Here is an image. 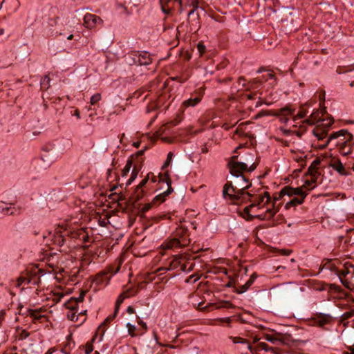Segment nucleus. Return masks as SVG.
Here are the masks:
<instances>
[{
    "instance_id": "obj_1",
    "label": "nucleus",
    "mask_w": 354,
    "mask_h": 354,
    "mask_svg": "<svg viewBox=\"0 0 354 354\" xmlns=\"http://www.w3.org/2000/svg\"><path fill=\"white\" fill-rule=\"evenodd\" d=\"M319 101V109L311 113V126L315 123L318 124L312 131L315 138V140L311 143V148L324 149L329 143L335 147H341L346 142H352L353 136L346 129H341L338 131L331 133L326 138L327 133L334 122L333 118L330 116L327 118H323L326 113V108L324 106L325 102V91L321 90L316 92L313 97H311V104L313 101Z\"/></svg>"
},
{
    "instance_id": "obj_2",
    "label": "nucleus",
    "mask_w": 354,
    "mask_h": 354,
    "mask_svg": "<svg viewBox=\"0 0 354 354\" xmlns=\"http://www.w3.org/2000/svg\"><path fill=\"white\" fill-rule=\"evenodd\" d=\"M258 162H252L248 167L246 163H232L230 174L233 181H227L223 188V197L234 205H241L251 199L252 193L247 192L252 187L249 179L244 176V171L252 172L257 167Z\"/></svg>"
},
{
    "instance_id": "obj_3",
    "label": "nucleus",
    "mask_w": 354,
    "mask_h": 354,
    "mask_svg": "<svg viewBox=\"0 0 354 354\" xmlns=\"http://www.w3.org/2000/svg\"><path fill=\"white\" fill-rule=\"evenodd\" d=\"M318 271L311 269V276L317 275L324 269H327L334 272L339 278L340 282L345 288H350L354 278V265L349 262L342 263L337 260H326L325 263L314 266Z\"/></svg>"
},
{
    "instance_id": "obj_4",
    "label": "nucleus",
    "mask_w": 354,
    "mask_h": 354,
    "mask_svg": "<svg viewBox=\"0 0 354 354\" xmlns=\"http://www.w3.org/2000/svg\"><path fill=\"white\" fill-rule=\"evenodd\" d=\"M203 9L198 6V1H195L192 3H189V6L186 5L185 6H182L178 8V12L180 14H182L183 12H186V16L187 17V24L190 26H194V28H200V14L198 10Z\"/></svg>"
},
{
    "instance_id": "obj_5",
    "label": "nucleus",
    "mask_w": 354,
    "mask_h": 354,
    "mask_svg": "<svg viewBox=\"0 0 354 354\" xmlns=\"http://www.w3.org/2000/svg\"><path fill=\"white\" fill-rule=\"evenodd\" d=\"M257 294L259 298L263 300H266L271 297L276 300H279L288 296V290L285 286L278 285L270 288L269 292H267L266 290H260L257 292Z\"/></svg>"
},
{
    "instance_id": "obj_6",
    "label": "nucleus",
    "mask_w": 354,
    "mask_h": 354,
    "mask_svg": "<svg viewBox=\"0 0 354 354\" xmlns=\"http://www.w3.org/2000/svg\"><path fill=\"white\" fill-rule=\"evenodd\" d=\"M234 344H242L246 346V349L250 351L252 354L257 350H264L265 351H271L273 353L279 354V348L277 347H272L268 346L265 342H259L257 344V347L254 348L248 339H243L241 337H230Z\"/></svg>"
},
{
    "instance_id": "obj_7",
    "label": "nucleus",
    "mask_w": 354,
    "mask_h": 354,
    "mask_svg": "<svg viewBox=\"0 0 354 354\" xmlns=\"http://www.w3.org/2000/svg\"><path fill=\"white\" fill-rule=\"evenodd\" d=\"M254 207L252 205H249L244 207L241 215L248 221H252L254 218H259L260 220H269L271 219L276 214L277 211L269 209H267L264 214L252 215L250 214L252 209Z\"/></svg>"
},
{
    "instance_id": "obj_8",
    "label": "nucleus",
    "mask_w": 354,
    "mask_h": 354,
    "mask_svg": "<svg viewBox=\"0 0 354 354\" xmlns=\"http://www.w3.org/2000/svg\"><path fill=\"white\" fill-rule=\"evenodd\" d=\"M120 269V266H109L104 270L97 274L93 281L98 286L106 285L109 283L111 277L116 274Z\"/></svg>"
},
{
    "instance_id": "obj_9",
    "label": "nucleus",
    "mask_w": 354,
    "mask_h": 354,
    "mask_svg": "<svg viewBox=\"0 0 354 354\" xmlns=\"http://www.w3.org/2000/svg\"><path fill=\"white\" fill-rule=\"evenodd\" d=\"M150 174H148L144 179L136 186L133 192L129 198V203L135 205L136 203L141 200L145 195L146 192L143 189L150 179Z\"/></svg>"
},
{
    "instance_id": "obj_10",
    "label": "nucleus",
    "mask_w": 354,
    "mask_h": 354,
    "mask_svg": "<svg viewBox=\"0 0 354 354\" xmlns=\"http://www.w3.org/2000/svg\"><path fill=\"white\" fill-rule=\"evenodd\" d=\"M324 167L321 159L318 157L311 162V185L317 182H322ZM313 189V187L311 186V190Z\"/></svg>"
},
{
    "instance_id": "obj_11",
    "label": "nucleus",
    "mask_w": 354,
    "mask_h": 354,
    "mask_svg": "<svg viewBox=\"0 0 354 354\" xmlns=\"http://www.w3.org/2000/svg\"><path fill=\"white\" fill-rule=\"evenodd\" d=\"M332 321V317L329 314L316 313L311 317V326H318L324 328L325 325L330 324Z\"/></svg>"
},
{
    "instance_id": "obj_12",
    "label": "nucleus",
    "mask_w": 354,
    "mask_h": 354,
    "mask_svg": "<svg viewBox=\"0 0 354 354\" xmlns=\"http://www.w3.org/2000/svg\"><path fill=\"white\" fill-rule=\"evenodd\" d=\"M288 195V196H293L303 198L306 196V194L303 191L302 187H292L290 186H286L279 192V197L281 196Z\"/></svg>"
},
{
    "instance_id": "obj_13",
    "label": "nucleus",
    "mask_w": 354,
    "mask_h": 354,
    "mask_svg": "<svg viewBox=\"0 0 354 354\" xmlns=\"http://www.w3.org/2000/svg\"><path fill=\"white\" fill-rule=\"evenodd\" d=\"M115 8L119 13L130 15L134 7L132 6L131 0H116Z\"/></svg>"
},
{
    "instance_id": "obj_14",
    "label": "nucleus",
    "mask_w": 354,
    "mask_h": 354,
    "mask_svg": "<svg viewBox=\"0 0 354 354\" xmlns=\"http://www.w3.org/2000/svg\"><path fill=\"white\" fill-rule=\"evenodd\" d=\"M52 151L53 149L47 150L46 148H42V153L39 158V160L43 162V165L41 166L44 169L49 167L55 160V151Z\"/></svg>"
},
{
    "instance_id": "obj_15",
    "label": "nucleus",
    "mask_w": 354,
    "mask_h": 354,
    "mask_svg": "<svg viewBox=\"0 0 354 354\" xmlns=\"http://www.w3.org/2000/svg\"><path fill=\"white\" fill-rule=\"evenodd\" d=\"M102 19L95 15L86 13L84 17V24L88 29H92L97 24H102Z\"/></svg>"
},
{
    "instance_id": "obj_16",
    "label": "nucleus",
    "mask_w": 354,
    "mask_h": 354,
    "mask_svg": "<svg viewBox=\"0 0 354 354\" xmlns=\"http://www.w3.org/2000/svg\"><path fill=\"white\" fill-rule=\"evenodd\" d=\"M67 240V236L64 235V227L59 226V227L55 230L53 236V243L59 247H62L66 243Z\"/></svg>"
},
{
    "instance_id": "obj_17",
    "label": "nucleus",
    "mask_w": 354,
    "mask_h": 354,
    "mask_svg": "<svg viewBox=\"0 0 354 354\" xmlns=\"http://www.w3.org/2000/svg\"><path fill=\"white\" fill-rule=\"evenodd\" d=\"M202 97H203L202 93L192 94L190 98H189L187 100H185L182 103L180 109L181 110L182 113L184 112V110L185 109H187L188 107H194L198 104H199L202 100Z\"/></svg>"
},
{
    "instance_id": "obj_18",
    "label": "nucleus",
    "mask_w": 354,
    "mask_h": 354,
    "mask_svg": "<svg viewBox=\"0 0 354 354\" xmlns=\"http://www.w3.org/2000/svg\"><path fill=\"white\" fill-rule=\"evenodd\" d=\"M269 79H274L275 80V75L272 73H268L266 75H263L261 78L254 79L249 82V88L257 89L259 91L261 88L262 84Z\"/></svg>"
},
{
    "instance_id": "obj_19",
    "label": "nucleus",
    "mask_w": 354,
    "mask_h": 354,
    "mask_svg": "<svg viewBox=\"0 0 354 354\" xmlns=\"http://www.w3.org/2000/svg\"><path fill=\"white\" fill-rule=\"evenodd\" d=\"M187 245V239H178L175 236L167 240L165 243V247L167 249L181 248Z\"/></svg>"
},
{
    "instance_id": "obj_20",
    "label": "nucleus",
    "mask_w": 354,
    "mask_h": 354,
    "mask_svg": "<svg viewBox=\"0 0 354 354\" xmlns=\"http://www.w3.org/2000/svg\"><path fill=\"white\" fill-rule=\"evenodd\" d=\"M84 228L74 229L70 227H64V235L67 236L68 239L81 241L82 233Z\"/></svg>"
},
{
    "instance_id": "obj_21",
    "label": "nucleus",
    "mask_w": 354,
    "mask_h": 354,
    "mask_svg": "<svg viewBox=\"0 0 354 354\" xmlns=\"http://www.w3.org/2000/svg\"><path fill=\"white\" fill-rule=\"evenodd\" d=\"M58 194L59 192H57L55 189H53L48 194H44V197L46 201V205L48 207H50V205L53 203L62 201V198Z\"/></svg>"
},
{
    "instance_id": "obj_22",
    "label": "nucleus",
    "mask_w": 354,
    "mask_h": 354,
    "mask_svg": "<svg viewBox=\"0 0 354 354\" xmlns=\"http://www.w3.org/2000/svg\"><path fill=\"white\" fill-rule=\"evenodd\" d=\"M295 110L291 109L288 106L280 109L274 115L279 116L281 122L286 123L288 120V115L293 116Z\"/></svg>"
},
{
    "instance_id": "obj_23",
    "label": "nucleus",
    "mask_w": 354,
    "mask_h": 354,
    "mask_svg": "<svg viewBox=\"0 0 354 354\" xmlns=\"http://www.w3.org/2000/svg\"><path fill=\"white\" fill-rule=\"evenodd\" d=\"M257 277V275L255 273L252 274L244 285L240 286L239 288L235 287L233 291L237 294H242L246 292L254 283Z\"/></svg>"
},
{
    "instance_id": "obj_24",
    "label": "nucleus",
    "mask_w": 354,
    "mask_h": 354,
    "mask_svg": "<svg viewBox=\"0 0 354 354\" xmlns=\"http://www.w3.org/2000/svg\"><path fill=\"white\" fill-rule=\"evenodd\" d=\"M173 192L174 189L172 188L171 186L169 185L166 191L158 194L153 198V199L151 201L152 203L156 205V203L160 204L163 203L166 200V197L171 194Z\"/></svg>"
},
{
    "instance_id": "obj_25",
    "label": "nucleus",
    "mask_w": 354,
    "mask_h": 354,
    "mask_svg": "<svg viewBox=\"0 0 354 354\" xmlns=\"http://www.w3.org/2000/svg\"><path fill=\"white\" fill-rule=\"evenodd\" d=\"M125 62L127 64L132 65H138V62L140 61V58L138 57V51H131L128 53V54L124 57Z\"/></svg>"
},
{
    "instance_id": "obj_26",
    "label": "nucleus",
    "mask_w": 354,
    "mask_h": 354,
    "mask_svg": "<svg viewBox=\"0 0 354 354\" xmlns=\"http://www.w3.org/2000/svg\"><path fill=\"white\" fill-rule=\"evenodd\" d=\"M279 336V345H286L288 346H292L295 343V340L292 336L289 334H283L278 333Z\"/></svg>"
},
{
    "instance_id": "obj_27",
    "label": "nucleus",
    "mask_w": 354,
    "mask_h": 354,
    "mask_svg": "<svg viewBox=\"0 0 354 354\" xmlns=\"http://www.w3.org/2000/svg\"><path fill=\"white\" fill-rule=\"evenodd\" d=\"M174 236L176 238H177L178 239H180V240H183V239H187V245L190 243V239L189 238L188 230L187 228L182 227H178L176 230Z\"/></svg>"
},
{
    "instance_id": "obj_28",
    "label": "nucleus",
    "mask_w": 354,
    "mask_h": 354,
    "mask_svg": "<svg viewBox=\"0 0 354 354\" xmlns=\"http://www.w3.org/2000/svg\"><path fill=\"white\" fill-rule=\"evenodd\" d=\"M330 165L342 176H348L349 174V173L346 171L344 165L339 160L331 162Z\"/></svg>"
},
{
    "instance_id": "obj_29",
    "label": "nucleus",
    "mask_w": 354,
    "mask_h": 354,
    "mask_svg": "<svg viewBox=\"0 0 354 354\" xmlns=\"http://www.w3.org/2000/svg\"><path fill=\"white\" fill-rule=\"evenodd\" d=\"M138 57L140 58V61L138 62V65H149L152 62V59L150 57V55L147 51L140 52L138 51Z\"/></svg>"
},
{
    "instance_id": "obj_30",
    "label": "nucleus",
    "mask_w": 354,
    "mask_h": 354,
    "mask_svg": "<svg viewBox=\"0 0 354 354\" xmlns=\"http://www.w3.org/2000/svg\"><path fill=\"white\" fill-rule=\"evenodd\" d=\"M354 146V140L352 142H346L344 145L339 147V153L342 156H347L352 152V147Z\"/></svg>"
},
{
    "instance_id": "obj_31",
    "label": "nucleus",
    "mask_w": 354,
    "mask_h": 354,
    "mask_svg": "<svg viewBox=\"0 0 354 354\" xmlns=\"http://www.w3.org/2000/svg\"><path fill=\"white\" fill-rule=\"evenodd\" d=\"M327 285L324 282L311 279V289L315 291H327Z\"/></svg>"
},
{
    "instance_id": "obj_32",
    "label": "nucleus",
    "mask_w": 354,
    "mask_h": 354,
    "mask_svg": "<svg viewBox=\"0 0 354 354\" xmlns=\"http://www.w3.org/2000/svg\"><path fill=\"white\" fill-rule=\"evenodd\" d=\"M27 313L29 315V316L32 319V322L34 323H36L37 322H40L41 319L45 318V316L40 315L39 311L37 310L28 308Z\"/></svg>"
},
{
    "instance_id": "obj_33",
    "label": "nucleus",
    "mask_w": 354,
    "mask_h": 354,
    "mask_svg": "<svg viewBox=\"0 0 354 354\" xmlns=\"http://www.w3.org/2000/svg\"><path fill=\"white\" fill-rule=\"evenodd\" d=\"M0 212L6 215H13L15 214V207L8 206V204L0 201Z\"/></svg>"
},
{
    "instance_id": "obj_34",
    "label": "nucleus",
    "mask_w": 354,
    "mask_h": 354,
    "mask_svg": "<svg viewBox=\"0 0 354 354\" xmlns=\"http://www.w3.org/2000/svg\"><path fill=\"white\" fill-rule=\"evenodd\" d=\"M263 200L264 196H261L260 195L252 194L251 199L247 200V202H251L252 206L255 207H259L263 203Z\"/></svg>"
},
{
    "instance_id": "obj_35",
    "label": "nucleus",
    "mask_w": 354,
    "mask_h": 354,
    "mask_svg": "<svg viewBox=\"0 0 354 354\" xmlns=\"http://www.w3.org/2000/svg\"><path fill=\"white\" fill-rule=\"evenodd\" d=\"M18 286H21L23 283H32L33 284H38V281H36L32 276H28V277H19L18 278Z\"/></svg>"
},
{
    "instance_id": "obj_36",
    "label": "nucleus",
    "mask_w": 354,
    "mask_h": 354,
    "mask_svg": "<svg viewBox=\"0 0 354 354\" xmlns=\"http://www.w3.org/2000/svg\"><path fill=\"white\" fill-rule=\"evenodd\" d=\"M158 183H166L167 185V188L169 186H171V180L170 178L169 173L167 171L164 174H158Z\"/></svg>"
},
{
    "instance_id": "obj_37",
    "label": "nucleus",
    "mask_w": 354,
    "mask_h": 354,
    "mask_svg": "<svg viewBox=\"0 0 354 354\" xmlns=\"http://www.w3.org/2000/svg\"><path fill=\"white\" fill-rule=\"evenodd\" d=\"M263 337L266 341L279 346L278 333H276L274 334H265Z\"/></svg>"
},
{
    "instance_id": "obj_38",
    "label": "nucleus",
    "mask_w": 354,
    "mask_h": 354,
    "mask_svg": "<svg viewBox=\"0 0 354 354\" xmlns=\"http://www.w3.org/2000/svg\"><path fill=\"white\" fill-rule=\"evenodd\" d=\"M97 336V332H95V335L93 336L91 339L85 345V353L91 354V353L93 351V343L96 339Z\"/></svg>"
},
{
    "instance_id": "obj_39",
    "label": "nucleus",
    "mask_w": 354,
    "mask_h": 354,
    "mask_svg": "<svg viewBox=\"0 0 354 354\" xmlns=\"http://www.w3.org/2000/svg\"><path fill=\"white\" fill-rule=\"evenodd\" d=\"M304 200V197L303 198L294 197L292 200H290L286 204L285 208L289 209L291 207L296 206L297 205H300L303 203Z\"/></svg>"
},
{
    "instance_id": "obj_40",
    "label": "nucleus",
    "mask_w": 354,
    "mask_h": 354,
    "mask_svg": "<svg viewBox=\"0 0 354 354\" xmlns=\"http://www.w3.org/2000/svg\"><path fill=\"white\" fill-rule=\"evenodd\" d=\"M127 297H129V295H126V292H122L118 296L115 305L114 310L115 311V313H118L121 304L123 303L124 300Z\"/></svg>"
},
{
    "instance_id": "obj_41",
    "label": "nucleus",
    "mask_w": 354,
    "mask_h": 354,
    "mask_svg": "<svg viewBox=\"0 0 354 354\" xmlns=\"http://www.w3.org/2000/svg\"><path fill=\"white\" fill-rule=\"evenodd\" d=\"M143 162H144V158H142L140 163H138V162L135 163L133 169L131 174V177H132L134 179L136 178L137 176L139 173V171L142 167Z\"/></svg>"
},
{
    "instance_id": "obj_42",
    "label": "nucleus",
    "mask_w": 354,
    "mask_h": 354,
    "mask_svg": "<svg viewBox=\"0 0 354 354\" xmlns=\"http://www.w3.org/2000/svg\"><path fill=\"white\" fill-rule=\"evenodd\" d=\"M148 149L147 147H145V149L137 151L135 154L131 156L129 158H132L133 162L136 161V162L140 163V160L142 158V156L145 154V151Z\"/></svg>"
},
{
    "instance_id": "obj_43",
    "label": "nucleus",
    "mask_w": 354,
    "mask_h": 354,
    "mask_svg": "<svg viewBox=\"0 0 354 354\" xmlns=\"http://www.w3.org/2000/svg\"><path fill=\"white\" fill-rule=\"evenodd\" d=\"M86 293V292L85 290H82L78 297H71L68 300V303H74L75 304H77L78 306V303L84 301Z\"/></svg>"
},
{
    "instance_id": "obj_44",
    "label": "nucleus",
    "mask_w": 354,
    "mask_h": 354,
    "mask_svg": "<svg viewBox=\"0 0 354 354\" xmlns=\"http://www.w3.org/2000/svg\"><path fill=\"white\" fill-rule=\"evenodd\" d=\"M46 273L45 270L41 268H39L38 267L35 268L31 271H30V274L33 277H36L37 275H39L37 280H35L36 281H39V277L40 276L44 275Z\"/></svg>"
},
{
    "instance_id": "obj_45",
    "label": "nucleus",
    "mask_w": 354,
    "mask_h": 354,
    "mask_svg": "<svg viewBox=\"0 0 354 354\" xmlns=\"http://www.w3.org/2000/svg\"><path fill=\"white\" fill-rule=\"evenodd\" d=\"M118 313H115V311L114 310V313L112 315H109L105 319L104 321L98 326L97 328V330L96 332H97L101 327H105L108 324H109L117 316Z\"/></svg>"
},
{
    "instance_id": "obj_46",
    "label": "nucleus",
    "mask_w": 354,
    "mask_h": 354,
    "mask_svg": "<svg viewBox=\"0 0 354 354\" xmlns=\"http://www.w3.org/2000/svg\"><path fill=\"white\" fill-rule=\"evenodd\" d=\"M50 79L48 75H45L41 80V89L46 91L50 87Z\"/></svg>"
},
{
    "instance_id": "obj_47",
    "label": "nucleus",
    "mask_w": 354,
    "mask_h": 354,
    "mask_svg": "<svg viewBox=\"0 0 354 354\" xmlns=\"http://www.w3.org/2000/svg\"><path fill=\"white\" fill-rule=\"evenodd\" d=\"M133 164L132 158H129L127 161V164L124 169L122 170V176H126L129 172L132 165Z\"/></svg>"
},
{
    "instance_id": "obj_48",
    "label": "nucleus",
    "mask_w": 354,
    "mask_h": 354,
    "mask_svg": "<svg viewBox=\"0 0 354 354\" xmlns=\"http://www.w3.org/2000/svg\"><path fill=\"white\" fill-rule=\"evenodd\" d=\"M154 204L151 203H147L144 205V207L140 209V212H139V216H140V218H145L146 216H145V213L147 212H148L151 207Z\"/></svg>"
},
{
    "instance_id": "obj_49",
    "label": "nucleus",
    "mask_w": 354,
    "mask_h": 354,
    "mask_svg": "<svg viewBox=\"0 0 354 354\" xmlns=\"http://www.w3.org/2000/svg\"><path fill=\"white\" fill-rule=\"evenodd\" d=\"M235 306L230 301H221L218 304L216 308H234Z\"/></svg>"
},
{
    "instance_id": "obj_50",
    "label": "nucleus",
    "mask_w": 354,
    "mask_h": 354,
    "mask_svg": "<svg viewBox=\"0 0 354 354\" xmlns=\"http://www.w3.org/2000/svg\"><path fill=\"white\" fill-rule=\"evenodd\" d=\"M182 120V117L180 114H178L176 118L174 120H171L170 122H167L165 126L166 127H170L171 126H176L178 125Z\"/></svg>"
},
{
    "instance_id": "obj_51",
    "label": "nucleus",
    "mask_w": 354,
    "mask_h": 354,
    "mask_svg": "<svg viewBox=\"0 0 354 354\" xmlns=\"http://www.w3.org/2000/svg\"><path fill=\"white\" fill-rule=\"evenodd\" d=\"M120 178L118 174H114L113 176L112 175V169H109L107 171V180L109 182H113L115 180H119Z\"/></svg>"
},
{
    "instance_id": "obj_52",
    "label": "nucleus",
    "mask_w": 354,
    "mask_h": 354,
    "mask_svg": "<svg viewBox=\"0 0 354 354\" xmlns=\"http://www.w3.org/2000/svg\"><path fill=\"white\" fill-rule=\"evenodd\" d=\"M102 99V96L100 93H95L91 96L90 99V103L91 105H95L99 101Z\"/></svg>"
},
{
    "instance_id": "obj_53",
    "label": "nucleus",
    "mask_w": 354,
    "mask_h": 354,
    "mask_svg": "<svg viewBox=\"0 0 354 354\" xmlns=\"http://www.w3.org/2000/svg\"><path fill=\"white\" fill-rule=\"evenodd\" d=\"M80 233H82L81 241L83 243H88L90 241V236L88 232L84 228L83 229V232H80Z\"/></svg>"
},
{
    "instance_id": "obj_54",
    "label": "nucleus",
    "mask_w": 354,
    "mask_h": 354,
    "mask_svg": "<svg viewBox=\"0 0 354 354\" xmlns=\"http://www.w3.org/2000/svg\"><path fill=\"white\" fill-rule=\"evenodd\" d=\"M173 153L172 152H169L168 154H167V159L165 160V162H164L163 165L162 166V169H166L167 167L169 166L171 160H172V158H173Z\"/></svg>"
},
{
    "instance_id": "obj_55",
    "label": "nucleus",
    "mask_w": 354,
    "mask_h": 354,
    "mask_svg": "<svg viewBox=\"0 0 354 354\" xmlns=\"http://www.w3.org/2000/svg\"><path fill=\"white\" fill-rule=\"evenodd\" d=\"M76 312L77 311H75L73 313H68L67 314L68 319L71 321L77 322L79 321L80 315H77Z\"/></svg>"
},
{
    "instance_id": "obj_56",
    "label": "nucleus",
    "mask_w": 354,
    "mask_h": 354,
    "mask_svg": "<svg viewBox=\"0 0 354 354\" xmlns=\"http://www.w3.org/2000/svg\"><path fill=\"white\" fill-rule=\"evenodd\" d=\"M353 315H354L353 310L345 312L341 316V321L344 322V321L347 320L348 319L351 318V317H353Z\"/></svg>"
},
{
    "instance_id": "obj_57",
    "label": "nucleus",
    "mask_w": 354,
    "mask_h": 354,
    "mask_svg": "<svg viewBox=\"0 0 354 354\" xmlns=\"http://www.w3.org/2000/svg\"><path fill=\"white\" fill-rule=\"evenodd\" d=\"M110 199L122 201L124 199V196L122 194H118L117 193H112L109 196Z\"/></svg>"
},
{
    "instance_id": "obj_58",
    "label": "nucleus",
    "mask_w": 354,
    "mask_h": 354,
    "mask_svg": "<svg viewBox=\"0 0 354 354\" xmlns=\"http://www.w3.org/2000/svg\"><path fill=\"white\" fill-rule=\"evenodd\" d=\"M127 328H128V333L130 336L134 337L135 335V330L136 329V326L130 323L127 324Z\"/></svg>"
},
{
    "instance_id": "obj_59",
    "label": "nucleus",
    "mask_w": 354,
    "mask_h": 354,
    "mask_svg": "<svg viewBox=\"0 0 354 354\" xmlns=\"http://www.w3.org/2000/svg\"><path fill=\"white\" fill-rule=\"evenodd\" d=\"M124 292H126V295H128L129 297L130 296L136 295L138 294V288L136 289L135 288L131 287V288H128Z\"/></svg>"
},
{
    "instance_id": "obj_60",
    "label": "nucleus",
    "mask_w": 354,
    "mask_h": 354,
    "mask_svg": "<svg viewBox=\"0 0 354 354\" xmlns=\"http://www.w3.org/2000/svg\"><path fill=\"white\" fill-rule=\"evenodd\" d=\"M165 215H158V216H151L149 219V221H152L150 223V225H151V224H152V223H158L160 221L165 219Z\"/></svg>"
},
{
    "instance_id": "obj_61",
    "label": "nucleus",
    "mask_w": 354,
    "mask_h": 354,
    "mask_svg": "<svg viewBox=\"0 0 354 354\" xmlns=\"http://www.w3.org/2000/svg\"><path fill=\"white\" fill-rule=\"evenodd\" d=\"M66 308L73 310V311H77L78 306L77 304H75L74 303L69 304L68 301L65 304Z\"/></svg>"
},
{
    "instance_id": "obj_62",
    "label": "nucleus",
    "mask_w": 354,
    "mask_h": 354,
    "mask_svg": "<svg viewBox=\"0 0 354 354\" xmlns=\"http://www.w3.org/2000/svg\"><path fill=\"white\" fill-rule=\"evenodd\" d=\"M142 354H153V348L148 345L144 346L142 348Z\"/></svg>"
},
{
    "instance_id": "obj_63",
    "label": "nucleus",
    "mask_w": 354,
    "mask_h": 354,
    "mask_svg": "<svg viewBox=\"0 0 354 354\" xmlns=\"http://www.w3.org/2000/svg\"><path fill=\"white\" fill-rule=\"evenodd\" d=\"M205 46L203 44V43L202 42H199L198 44H197V49L200 53L201 55H203V53H205Z\"/></svg>"
},
{
    "instance_id": "obj_64",
    "label": "nucleus",
    "mask_w": 354,
    "mask_h": 354,
    "mask_svg": "<svg viewBox=\"0 0 354 354\" xmlns=\"http://www.w3.org/2000/svg\"><path fill=\"white\" fill-rule=\"evenodd\" d=\"M330 289L334 290L335 292L337 293H342V288L336 284H330Z\"/></svg>"
}]
</instances>
